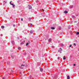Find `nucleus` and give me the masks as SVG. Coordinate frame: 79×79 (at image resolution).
<instances>
[{
    "mask_svg": "<svg viewBox=\"0 0 79 79\" xmlns=\"http://www.w3.org/2000/svg\"><path fill=\"white\" fill-rule=\"evenodd\" d=\"M28 6H29V10H30L32 8V6H31L28 5Z\"/></svg>",
    "mask_w": 79,
    "mask_h": 79,
    "instance_id": "f257e3e1",
    "label": "nucleus"
},
{
    "mask_svg": "<svg viewBox=\"0 0 79 79\" xmlns=\"http://www.w3.org/2000/svg\"><path fill=\"white\" fill-rule=\"evenodd\" d=\"M67 79H70V77H69V76L68 75L67 76Z\"/></svg>",
    "mask_w": 79,
    "mask_h": 79,
    "instance_id": "f03ea898",
    "label": "nucleus"
},
{
    "mask_svg": "<svg viewBox=\"0 0 79 79\" xmlns=\"http://www.w3.org/2000/svg\"><path fill=\"white\" fill-rule=\"evenodd\" d=\"M40 71H41V72L43 71V69H42V68H40Z\"/></svg>",
    "mask_w": 79,
    "mask_h": 79,
    "instance_id": "7ed1b4c3",
    "label": "nucleus"
},
{
    "mask_svg": "<svg viewBox=\"0 0 79 79\" xmlns=\"http://www.w3.org/2000/svg\"><path fill=\"white\" fill-rule=\"evenodd\" d=\"M3 3H4V4H5L6 3H7V2H6V1H5L3 2Z\"/></svg>",
    "mask_w": 79,
    "mask_h": 79,
    "instance_id": "20e7f679",
    "label": "nucleus"
},
{
    "mask_svg": "<svg viewBox=\"0 0 79 79\" xmlns=\"http://www.w3.org/2000/svg\"><path fill=\"white\" fill-rule=\"evenodd\" d=\"M1 28L2 29H4V28H5V27L3 26H1Z\"/></svg>",
    "mask_w": 79,
    "mask_h": 79,
    "instance_id": "39448f33",
    "label": "nucleus"
},
{
    "mask_svg": "<svg viewBox=\"0 0 79 79\" xmlns=\"http://www.w3.org/2000/svg\"><path fill=\"white\" fill-rule=\"evenodd\" d=\"M76 34L77 35H79V32H77L76 33Z\"/></svg>",
    "mask_w": 79,
    "mask_h": 79,
    "instance_id": "423d86ee",
    "label": "nucleus"
},
{
    "mask_svg": "<svg viewBox=\"0 0 79 79\" xmlns=\"http://www.w3.org/2000/svg\"><path fill=\"white\" fill-rule=\"evenodd\" d=\"M64 13L65 14L68 13V11L65 10L64 11Z\"/></svg>",
    "mask_w": 79,
    "mask_h": 79,
    "instance_id": "0eeeda50",
    "label": "nucleus"
},
{
    "mask_svg": "<svg viewBox=\"0 0 79 79\" xmlns=\"http://www.w3.org/2000/svg\"><path fill=\"white\" fill-rule=\"evenodd\" d=\"M51 29H55V28L54 27H51Z\"/></svg>",
    "mask_w": 79,
    "mask_h": 79,
    "instance_id": "6e6552de",
    "label": "nucleus"
},
{
    "mask_svg": "<svg viewBox=\"0 0 79 79\" xmlns=\"http://www.w3.org/2000/svg\"><path fill=\"white\" fill-rule=\"evenodd\" d=\"M40 11H43V12H44V9H40Z\"/></svg>",
    "mask_w": 79,
    "mask_h": 79,
    "instance_id": "1a4fd4ad",
    "label": "nucleus"
},
{
    "mask_svg": "<svg viewBox=\"0 0 79 79\" xmlns=\"http://www.w3.org/2000/svg\"><path fill=\"white\" fill-rule=\"evenodd\" d=\"M12 5L13 6V8H14V7H15V5H14L13 4H12Z\"/></svg>",
    "mask_w": 79,
    "mask_h": 79,
    "instance_id": "9d476101",
    "label": "nucleus"
},
{
    "mask_svg": "<svg viewBox=\"0 0 79 79\" xmlns=\"http://www.w3.org/2000/svg\"><path fill=\"white\" fill-rule=\"evenodd\" d=\"M30 34H32V33H33V32L32 31H30Z\"/></svg>",
    "mask_w": 79,
    "mask_h": 79,
    "instance_id": "9b49d317",
    "label": "nucleus"
},
{
    "mask_svg": "<svg viewBox=\"0 0 79 79\" xmlns=\"http://www.w3.org/2000/svg\"><path fill=\"white\" fill-rule=\"evenodd\" d=\"M49 42H51L52 41V39H50L48 40Z\"/></svg>",
    "mask_w": 79,
    "mask_h": 79,
    "instance_id": "f8f14e48",
    "label": "nucleus"
},
{
    "mask_svg": "<svg viewBox=\"0 0 79 79\" xmlns=\"http://www.w3.org/2000/svg\"><path fill=\"white\" fill-rule=\"evenodd\" d=\"M24 44V41L21 43V44Z\"/></svg>",
    "mask_w": 79,
    "mask_h": 79,
    "instance_id": "ddd939ff",
    "label": "nucleus"
},
{
    "mask_svg": "<svg viewBox=\"0 0 79 79\" xmlns=\"http://www.w3.org/2000/svg\"><path fill=\"white\" fill-rule=\"evenodd\" d=\"M65 59H66V58H65V56H64L63 60H65Z\"/></svg>",
    "mask_w": 79,
    "mask_h": 79,
    "instance_id": "4468645a",
    "label": "nucleus"
},
{
    "mask_svg": "<svg viewBox=\"0 0 79 79\" xmlns=\"http://www.w3.org/2000/svg\"><path fill=\"white\" fill-rule=\"evenodd\" d=\"M73 6H70V8H73Z\"/></svg>",
    "mask_w": 79,
    "mask_h": 79,
    "instance_id": "2eb2a0df",
    "label": "nucleus"
},
{
    "mask_svg": "<svg viewBox=\"0 0 79 79\" xmlns=\"http://www.w3.org/2000/svg\"><path fill=\"white\" fill-rule=\"evenodd\" d=\"M12 43L13 44H14L15 42H14V41H12Z\"/></svg>",
    "mask_w": 79,
    "mask_h": 79,
    "instance_id": "dca6fc26",
    "label": "nucleus"
},
{
    "mask_svg": "<svg viewBox=\"0 0 79 79\" xmlns=\"http://www.w3.org/2000/svg\"><path fill=\"white\" fill-rule=\"evenodd\" d=\"M18 49H19V50H21V48L20 47H19L18 48Z\"/></svg>",
    "mask_w": 79,
    "mask_h": 79,
    "instance_id": "f3484780",
    "label": "nucleus"
},
{
    "mask_svg": "<svg viewBox=\"0 0 79 79\" xmlns=\"http://www.w3.org/2000/svg\"><path fill=\"white\" fill-rule=\"evenodd\" d=\"M19 68H20V69H23V68L22 67H19Z\"/></svg>",
    "mask_w": 79,
    "mask_h": 79,
    "instance_id": "a211bd4d",
    "label": "nucleus"
},
{
    "mask_svg": "<svg viewBox=\"0 0 79 79\" xmlns=\"http://www.w3.org/2000/svg\"><path fill=\"white\" fill-rule=\"evenodd\" d=\"M72 17L73 18H75V16H73Z\"/></svg>",
    "mask_w": 79,
    "mask_h": 79,
    "instance_id": "6ab92c4d",
    "label": "nucleus"
},
{
    "mask_svg": "<svg viewBox=\"0 0 79 79\" xmlns=\"http://www.w3.org/2000/svg\"><path fill=\"white\" fill-rule=\"evenodd\" d=\"M28 45H29V43H27L26 44V46H27Z\"/></svg>",
    "mask_w": 79,
    "mask_h": 79,
    "instance_id": "aec40b11",
    "label": "nucleus"
},
{
    "mask_svg": "<svg viewBox=\"0 0 79 79\" xmlns=\"http://www.w3.org/2000/svg\"><path fill=\"white\" fill-rule=\"evenodd\" d=\"M12 2V1H11L10 2V4L11 5H12V3H11V2Z\"/></svg>",
    "mask_w": 79,
    "mask_h": 79,
    "instance_id": "412c9836",
    "label": "nucleus"
},
{
    "mask_svg": "<svg viewBox=\"0 0 79 79\" xmlns=\"http://www.w3.org/2000/svg\"><path fill=\"white\" fill-rule=\"evenodd\" d=\"M59 52H60V53H61V51L59 50L58 51Z\"/></svg>",
    "mask_w": 79,
    "mask_h": 79,
    "instance_id": "4be33fe9",
    "label": "nucleus"
},
{
    "mask_svg": "<svg viewBox=\"0 0 79 79\" xmlns=\"http://www.w3.org/2000/svg\"><path fill=\"white\" fill-rule=\"evenodd\" d=\"M73 45H75V46H76V43H74L73 44Z\"/></svg>",
    "mask_w": 79,
    "mask_h": 79,
    "instance_id": "5701e85b",
    "label": "nucleus"
},
{
    "mask_svg": "<svg viewBox=\"0 0 79 79\" xmlns=\"http://www.w3.org/2000/svg\"><path fill=\"white\" fill-rule=\"evenodd\" d=\"M29 19L30 21H31V18H29Z\"/></svg>",
    "mask_w": 79,
    "mask_h": 79,
    "instance_id": "b1692460",
    "label": "nucleus"
},
{
    "mask_svg": "<svg viewBox=\"0 0 79 79\" xmlns=\"http://www.w3.org/2000/svg\"><path fill=\"white\" fill-rule=\"evenodd\" d=\"M59 50H61V51H62L63 50L61 49V48H60Z\"/></svg>",
    "mask_w": 79,
    "mask_h": 79,
    "instance_id": "393cba45",
    "label": "nucleus"
},
{
    "mask_svg": "<svg viewBox=\"0 0 79 79\" xmlns=\"http://www.w3.org/2000/svg\"><path fill=\"white\" fill-rule=\"evenodd\" d=\"M25 65H23V64H22L21 65V66H24Z\"/></svg>",
    "mask_w": 79,
    "mask_h": 79,
    "instance_id": "a878e982",
    "label": "nucleus"
},
{
    "mask_svg": "<svg viewBox=\"0 0 79 79\" xmlns=\"http://www.w3.org/2000/svg\"><path fill=\"white\" fill-rule=\"evenodd\" d=\"M21 20L23 21V18H21Z\"/></svg>",
    "mask_w": 79,
    "mask_h": 79,
    "instance_id": "bb28decb",
    "label": "nucleus"
},
{
    "mask_svg": "<svg viewBox=\"0 0 79 79\" xmlns=\"http://www.w3.org/2000/svg\"><path fill=\"white\" fill-rule=\"evenodd\" d=\"M71 46H72V45H69V47H71Z\"/></svg>",
    "mask_w": 79,
    "mask_h": 79,
    "instance_id": "cd10ccee",
    "label": "nucleus"
},
{
    "mask_svg": "<svg viewBox=\"0 0 79 79\" xmlns=\"http://www.w3.org/2000/svg\"><path fill=\"white\" fill-rule=\"evenodd\" d=\"M60 57H58V60H59V59H60Z\"/></svg>",
    "mask_w": 79,
    "mask_h": 79,
    "instance_id": "c85d7f7f",
    "label": "nucleus"
},
{
    "mask_svg": "<svg viewBox=\"0 0 79 79\" xmlns=\"http://www.w3.org/2000/svg\"><path fill=\"white\" fill-rule=\"evenodd\" d=\"M30 25H31V26H32V24L31 23V24H30Z\"/></svg>",
    "mask_w": 79,
    "mask_h": 79,
    "instance_id": "c756f323",
    "label": "nucleus"
},
{
    "mask_svg": "<svg viewBox=\"0 0 79 79\" xmlns=\"http://www.w3.org/2000/svg\"><path fill=\"white\" fill-rule=\"evenodd\" d=\"M73 66H76V64H73Z\"/></svg>",
    "mask_w": 79,
    "mask_h": 79,
    "instance_id": "7c9ffc66",
    "label": "nucleus"
},
{
    "mask_svg": "<svg viewBox=\"0 0 79 79\" xmlns=\"http://www.w3.org/2000/svg\"><path fill=\"white\" fill-rule=\"evenodd\" d=\"M74 22V23H76L77 22V21H75Z\"/></svg>",
    "mask_w": 79,
    "mask_h": 79,
    "instance_id": "2f4dec72",
    "label": "nucleus"
},
{
    "mask_svg": "<svg viewBox=\"0 0 79 79\" xmlns=\"http://www.w3.org/2000/svg\"><path fill=\"white\" fill-rule=\"evenodd\" d=\"M2 79H5V78L4 77H2Z\"/></svg>",
    "mask_w": 79,
    "mask_h": 79,
    "instance_id": "473e14b6",
    "label": "nucleus"
},
{
    "mask_svg": "<svg viewBox=\"0 0 79 79\" xmlns=\"http://www.w3.org/2000/svg\"><path fill=\"white\" fill-rule=\"evenodd\" d=\"M13 26H15V25H13Z\"/></svg>",
    "mask_w": 79,
    "mask_h": 79,
    "instance_id": "72a5a7b5",
    "label": "nucleus"
},
{
    "mask_svg": "<svg viewBox=\"0 0 79 79\" xmlns=\"http://www.w3.org/2000/svg\"><path fill=\"white\" fill-rule=\"evenodd\" d=\"M61 45H62V46H63V45H64L63 44H62Z\"/></svg>",
    "mask_w": 79,
    "mask_h": 79,
    "instance_id": "f704fd0d",
    "label": "nucleus"
},
{
    "mask_svg": "<svg viewBox=\"0 0 79 79\" xmlns=\"http://www.w3.org/2000/svg\"><path fill=\"white\" fill-rule=\"evenodd\" d=\"M52 48H54V47H53V46L52 47Z\"/></svg>",
    "mask_w": 79,
    "mask_h": 79,
    "instance_id": "c9c22d12",
    "label": "nucleus"
},
{
    "mask_svg": "<svg viewBox=\"0 0 79 79\" xmlns=\"http://www.w3.org/2000/svg\"><path fill=\"white\" fill-rule=\"evenodd\" d=\"M11 57H12V56H11Z\"/></svg>",
    "mask_w": 79,
    "mask_h": 79,
    "instance_id": "e433bc0d",
    "label": "nucleus"
}]
</instances>
